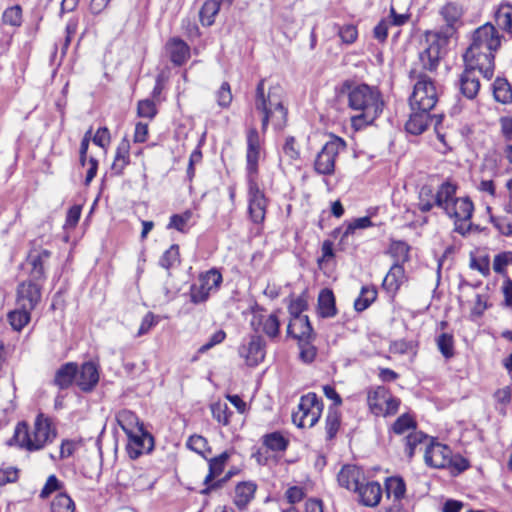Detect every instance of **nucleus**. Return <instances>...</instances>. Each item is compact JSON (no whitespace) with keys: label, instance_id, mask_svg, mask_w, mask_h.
<instances>
[{"label":"nucleus","instance_id":"1","mask_svg":"<svg viewBox=\"0 0 512 512\" xmlns=\"http://www.w3.org/2000/svg\"><path fill=\"white\" fill-rule=\"evenodd\" d=\"M500 47V36L492 24H484L477 28L472 42L464 54L467 67L478 68V72L486 79L494 74V52Z\"/></svg>","mask_w":512,"mask_h":512},{"label":"nucleus","instance_id":"2","mask_svg":"<svg viewBox=\"0 0 512 512\" xmlns=\"http://www.w3.org/2000/svg\"><path fill=\"white\" fill-rule=\"evenodd\" d=\"M457 184L446 180L437 189V207L454 220L455 231L466 235L471 230L474 204L469 197H456Z\"/></svg>","mask_w":512,"mask_h":512},{"label":"nucleus","instance_id":"3","mask_svg":"<svg viewBox=\"0 0 512 512\" xmlns=\"http://www.w3.org/2000/svg\"><path fill=\"white\" fill-rule=\"evenodd\" d=\"M380 92L367 84H359L349 88L348 106L359 111L351 118V124L356 130L372 124L383 110Z\"/></svg>","mask_w":512,"mask_h":512},{"label":"nucleus","instance_id":"4","mask_svg":"<svg viewBox=\"0 0 512 512\" xmlns=\"http://www.w3.org/2000/svg\"><path fill=\"white\" fill-rule=\"evenodd\" d=\"M255 109L262 114L263 133L266 132L269 123L275 129H282L286 125L288 111L284 106V91L281 86H271L266 93L262 79L256 88Z\"/></svg>","mask_w":512,"mask_h":512},{"label":"nucleus","instance_id":"5","mask_svg":"<svg viewBox=\"0 0 512 512\" xmlns=\"http://www.w3.org/2000/svg\"><path fill=\"white\" fill-rule=\"evenodd\" d=\"M56 436L57 431L52 426L50 418L40 413L31 428L25 422L19 423L15 428L13 439L21 448L38 451L52 443Z\"/></svg>","mask_w":512,"mask_h":512},{"label":"nucleus","instance_id":"6","mask_svg":"<svg viewBox=\"0 0 512 512\" xmlns=\"http://www.w3.org/2000/svg\"><path fill=\"white\" fill-rule=\"evenodd\" d=\"M410 78L416 79L413 93L410 97L412 110L430 111L438 101V90L434 81L426 74L410 71Z\"/></svg>","mask_w":512,"mask_h":512},{"label":"nucleus","instance_id":"7","mask_svg":"<svg viewBox=\"0 0 512 512\" xmlns=\"http://www.w3.org/2000/svg\"><path fill=\"white\" fill-rule=\"evenodd\" d=\"M424 461L431 468L443 469L451 467L457 472H462L469 466L468 461L462 456H453L451 449L447 445L433 442L430 439L425 448Z\"/></svg>","mask_w":512,"mask_h":512},{"label":"nucleus","instance_id":"8","mask_svg":"<svg viewBox=\"0 0 512 512\" xmlns=\"http://www.w3.org/2000/svg\"><path fill=\"white\" fill-rule=\"evenodd\" d=\"M449 40L447 36L436 31H427L425 33L423 48L418 56L419 63L424 70L429 72L436 71L441 59L446 54Z\"/></svg>","mask_w":512,"mask_h":512},{"label":"nucleus","instance_id":"9","mask_svg":"<svg viewBox=\"0 0 512 512\" xmlns=\"http://www.w3.org/2000/svg\"><path fill=\"white\" fill-rule=\"evenodd\" d=\"M322 411V401L315 393H308L300 398L297 410L292 414V421L297 427L311 428L320 419Z\"/></svg>","mask_w":512,"mask_h":512},{"label":"nucleus","instance_id":"10","mask_svg":"<svg viewBox=\"0 0 512 512\" xmlns=\"http://www.w3.org/2000/svg\"><path fill=\"white\" fill-rule=\"evenodd\" d=\"M345 148L346 143L343 139L336 136L331 137L316 156L315 171L322 175H332L335 171L336 158Z\"/></svg>","mask_w":512,"mask_h":512},{"label":"nucleus","instance_id":"11","mask_svg":"<svg viewBox=\"0 0 512 512\" xmlns=\"http://www.w3.org/2000/svg\"><path fill=\"white\" fill-rule=\"evenodd\" d=\"M367 402L369 409L376 416L394 415L399 408L400 400L383 386H378L368 392Z\"/></svg>","mask_w":512,"mask_h":512},{"label":"nucleus","instance_id":"12","mask_svg":"<svg viewBox=\"0 0 512 512\" xmlns=\"http://www.w3.org/2000/svg\"><path fill=\"white\" fill-rule=\"evenodd\" d=\"M246 170L248 179H256L258 163L263 151V141L255 127H251L246 133Z\"/></svg>","mask_w":512,"mask_h":512},{"label":"nucleus","instance_id":"13","mask_svg":"<svg viewBox=\"0 0 512 512\" xmlns=\"http://www.w3.org/2000/svg\"><path fill=\"white\" fill-rule=\"evenodd\" d=\"M248 210L251 220L260 224L266 215L267 199L257 185L256 179H248Z\"/></svg>","mask_w":512,"mask_h":512},{"label":"nucleus","instance_id":"14","mask_svg":"<svg viewBox=\"0 0 512 512\" xmlns=\"http://www.w3.org/2000/svg\"><path fill=\"white\" fill-rule=\"evenodd\" d=\"M222 282V275L219 271L211 269L199 277V284L191 291V298L194 303L205 301L210 293L217 290Z\"/></svg>","mask_w":512,"mask_h":512},{"label":"nucleus","instance_id":"15","mask_svg":"<svg viewBox=\"0 0 512 512\" xmlns=\"http://www.w3.org/2000/svg\"><path fill=\"white\" fill-rule=\"evenodd\" d=\"M229 457L228 452H223L219 456L209 459V472L204 479L206 487L202 490L203 494H208L210 491L220 488L230 477V474H228L224 478L214 481L223 472Z\"/></svg>","mask_w":512,"mask_h":512},{"label":"nucleus","instance_id":"16","mask_svg":"<svg viewBox=\"0 0 512 512\" xmlns=\"http://www.w3.org/2000/svg\"><path fill=\"white\" fill-rule=\"evenodd\" d=\"M463 13V7L460 4L455 2L446 3L440 9V15L446 23V26L440 30H436V32L450 39L455 34L457 27L461 25Z\"/></svg>","mask_w":512,"mask_h":512},{"label":"nucleus","instance_id":"17","mask_svg":"<svg viewBox=\"0 0 512 512\" xmlns=\"http://www.w3.org/2000/svg\"><path fill=\"white\" fill-rule=\"evenodd\" d=\"M385 487L387 498L392 501L386 512H408L403 505L406 492L404 480L400 477H390L386 480Z\"/></svg>","mask_w":512,"mask_h":512},{"label":"nucleus","instance_id":"18","mask_svg":"<svg viewBox=\"0 0 512 512\" xmlns=\"http://www.w3.org/2000/svg\"><path fill=\"white\" fill-rule=\"evenodd\" d=\"M38 280L29 277L28 281L22 282L17 289V304L20 307L34 309L41 298V287Z\"/></svg>","mask_w":512,"mask_h":512},{"label":"nucleus","instance_id":"19","mask_svg":"<svg viewBox=\"0 0 512 512\" xmlns=\"http://www.w3.org/2000/svg\"><path fill=\"white\" fill-rule=\"evenodd\" d=\"M239 354L245 359L248 366H257L265 357L264 342L262 338L260 336H251L247 344H242L240 346Z\"/></svg>","mask_w":512,"mask_h":512},{"label":"nucleus","instance_id":"20","mask_svg":"<svg viewBox=\"0 0 512 512\" xmlns=\"http://www.w3.org/2000/svg\"><path fill=\"white\" fill-rule=\"evenodd\" d=\"M127 437V452L131 459H136L144 452H149L153 448V438L144 428L140 429L138 433H132Z\"/></svg>","mask_w":512,"mask_h":512},{"label":"nucleus","instance_id":"21","mask_svg":"<svg viewBox=\"0 0 512 512\" xmlns=\"http://www.w3.org/2000/svg\"><path fill=\"white\" fill-rule=\"evenodd\" d=\"M51 253L46 249L32 250L27 258V265L30 267L29 277L33 280L45 279V269Z\"/></svg>","mask_w":512,"mask_h":512},{"label":"nucleus","instance_id":"22","mask_svg":"<svg viewBox=\"0 0 512 512\" xmlns=\"http://www.w3.org/2000/svg\"><path fill=\"white\" fill-rule=\"evenodd\" d=\"M353 491L358 494L360 503L368 507L377 506L382 497V488L375 481L366 483L361 481Z\"/></svg>","mask_w":512,"mask_h":512},{"label":"nucleus","instance_id":"23","mask_svg":"<svg viewBox=\"0 0 512 512\" xmlns=\"http://www.w3.org/2000/svg\"><path fill=\"white\" fill-rule=\"evenodd\" d=\"M251 326L255 331H262L268 337L274 338L279 333L280 322L276 314L256 313L251 320Z\"/></svg>","mask_w":512,"mask_h":512},{"label":"nucleus","instance_id":"24","mask_svg":"<svg viewBox=\"0 0 512 512\" xmlns=\"http://www.w3.org/2000/svg\"><path fill=\"white\" fill-rule=\"evenodd\" d=\"M465 66H467L465 64ZM478 68L466 67L459 78V89L467 99H474L480 90V82L476 76Z\"/></svg>","mask_w":512,"mask_h":512},{"label":"nucleus","instance_id":"25","mask_svg":"<svg viewBox=\"0 0 512 512\" xmlns=\"http://www.w3.org/2000/svg\"><path fill=\"white\" fill-rule=\"evenodd\" d=\"M364 480L365 476L361 468L351 464L344 465L337 475L339 485L351 491L357 488L358 484Z\"/></svg>","mask_w":512,"mask_h":512},{"label":"nucleus","instance_id":"26","mask_svg":"<svg viewBox=\"0 0 512 512\" xmlns=\"http://www.w3.org/2000/svg\"><path fill=\"white\" fill-rule=\"evenodd\" d=\"M287 332L299 342H310L313 338V329L307 316L292 317Z\"/></svg>","mask_w":512,"mask_h":512},{"label":"nucleus","instance_id":"27","mask_svg":"<svg viewBox=\"0 0 512 512\" xmlns=\"http://www.w3.org/2000/svg\"><path fill=\"white\" fill-rule=\"evenodd\" d=\"M300 159V151L294 137L289 136L285 139L279 158V167L284 171H288Z\"/></svg>","mask_w":512,"mask_h":512},{"label":"nucleus","instance_id":"28","mask_svg":"<svg viewBox=\"0 0 512 512\" xmlns=\"http://www.w3.org/2000/svg\"><path fill=\"white\" fill-rule=\"evenodd\" d=\"M99 381L98 366L93 362H86L81 366L76 378L77 385L83 391H91Z\"/></svg>","mask_w":512,"mask_h":512},{"label":"nucleus","instance_id":"29","mask_svg":"<svg viewBox=\"0 0 512 512\" xmlns=\"http://www.w3.org/2000/svg\"><path fill=\"white\" fill-rule=\"evenodd\" d=\"M166 50L175 65L181 66L190 58V47L180 38L170 39Z\"/></svg>","mask_w":512,"mask_h":512},{"label":"nucleus","instance_id":"30","mask_svg":"<svg viewBox=\"0 0 512 512\" xmlns=\"http://www.w3.org/2000/svg\"><path fill=\"white\" fill-rule=\"evenodd\" d=\"M257 485L254 482L246 481L238 483L235 487L234 504L240 510L246 509L247 505L254 498Z\"/></svg>","mask_w":512,"mask_h":512},{"label":"nucleus","instance_id":"31","mask_svg":"<svg viewBox=\"0 0 512 512\" xmlns=\"http://www.w3.org/2000/svg\"><path fill=\"white\" fill-rule=\"evenodd\" d=\"M429 437L421 431L413 430L410 431L409 434L405 437V449L404 453L406 457L410 460L416 453V450L426 448Z\"/></svg>","mask_w":512,"mask_h":512},{"label":"nucleus","instance_id":"32","mask_svg":"<svg viewBox=\"0 0 512 512\" xmlns=\"http://www.w3.org/2000/svg\"><path fill=\"white\" fill-rule=\"evenodd\" d=\"M116 420L127 436L132 433H138L140 429L144 428L136 414L130 410L123 409L119 411L116 414Z\"/></svg>","mask_w":512,"mask_h":512},{"label":"nucleus","instance_id":"33","mask_svg":"<svg viewBox=\"0 0 512 512\" xmlns=\"http://www.w3.org/2000/svg\"><path fill=\"white\" fill-rule=\"evenodd\" d=\"M318 313L323 318L336 315L335 297L330 289H323L318 296Z\"/></svg>","mask_w":512,"mask_h":512},{"label":"nucleus","instance_id":"34","mask_svg":"<svg viewBox=\"0 0 512 512\" xmlns=\"http://www.w3.org/2000/svg\"><path fill=\"white\" fill-rule=\"evenodd\" d=\"M405 280V271L402 265L394 264L383 280V287L388 291L395 293Z\"/></svg>","mask_w":512,"mask_h":512},{"label":"nucleus","instance_id":"35","mask_svg":"<svg viewBox=\"0 0 512 512\" xmlns=\"http://www.w3.org/2000/svg\"><path fill=\"white\" fill-rule=\"evenodd\" d=\"M130 143L127 139H123L117 149L114 161L112 163L111 169L115 174H121L125 167L130 162Z\"/></svg>","mask_w":512,"mask_h":512},{"label":"nucleus","instance_id":"36","mask_svg":"<svg viewBox=\"0 0 512 512\" xmlns=\"http://www.w3.org/2000/svg\"><path fill=\"white\" fill-rule=\"evenodd\" d=\"M428 112L429 111L413 110V113L406 123V130L414 135L424 132L430 120Z\"/></svg>","mask_w":512,"mask_h":512},{"label":"nucleus","instance_id":"37","mask_svg":"<svg viewBox=\"0 0 512 512\" xmlns=\"http://www.w3.org/2000/svg\"><path fill=\"white\" fill-rule=\"evenodd\" d=\"M77 372L78 367L75 363H66L56 372L54 382L59 388L65 389L72 384Z\"/></svg>","mask_w":512,"mask_h":512},{"label":"nucleus","instance_id":"38","mask_svg":"<svg viewBox=\"0 0 512 512\" xmlns=\"http://www.w3.org/2000/svg\"><path fill=\"white\" fill-rule=\"evenodd\" d=\"M494 99L502 104L512 102V87L505 78L497 77L493 83Z\"/></svg>","mask_w":512,"mask_h":512},{"label":"nucleus","instance_id":"39","mask_svg":"<svg viewBox=\"0 0 512 512\" xmlns=\"http://www.w3.org/2000/svg\"><path fill=\"white\" fill-rule=\"evenodd\" d=\"M341 424V414L338 408L329 407L327 411L326 421H325V431L326 438L331 440L333 439Z\"/></svg>","mask_w":512,"mask_h":512},{"label":"nucleus","instance_id":"40","mask_svg":"<svg viewBox=\"0 0 512 512\" xmlns=\"http://www.w3.org/2000/svg\"><path fill=\"white\" fill-rule=\"evenodd\" d=\"M495 21L500 29L512 35V5L501 4L495 13Z\"/></svg>","mask_w":512,"mask_h":512},{"label":"nucleus","instance_id":"41","mask_svg":"<svg viewBox=\"0 0 512 512\" xmlns=\"http://www.w3.org/2000/svg\"><path fill=\"white\" fill-rule=\"evenodd\" d=\"M377 298V290L373 286H364L360 295L354 302V308L358 312L366 310Z\"/></svg>","mask_w":512,"mask_h":512},{"label":"nucleus","instance_id":"42","mask_svg":"<svg viewBox=\"0 0 512 512\" xmlns=\"http://www.w3.org/2000/svg\"><path fill=\"white\" fill-rule=\"evenodd\" d=\"M32 309L26 307H20L8 314V320L12 328L16 331L23 329L25 325L30 321V312Z\"/></svg>","mask_w":512,"mask_h":512},{"label":"nucleus","instance_id":"43","mask_svg":"<svg viewBox=\"0 0 512 512\" xmlns=\"http://www.w3.org/2000/svg\"><path fill=\"white\" fill-rule=\"evenodd\" d=\"M220 9L219 0H207L200 10V21L203 25L211 26L214 23V17Z\"/></svg>","mask_w":512,"mask_h":512},{"label":"nucleus","instance_id":"44","mask_svg":"<svg viewBox=\"0 0 512 512\" xmlns=\"http://www.w3.org/2000/svg\"><path fill=\"white\" fill-rule=\"evenodd\" d=\"M186 446L203 458L207 459L211 454V448L208 445V441L201 435H192L188 438Z\"/></svg>","mask_w":512,"mask_h":512},{"label":"nucleus","instance_id":"45","mask_svg":"<svg viewBox=\"0 0 512 512\" xmlns=\"http://www.w3.org/2000/svg\"><path fill=\"white\" fill-rule=\"evenodd\" d=\"M263 444L273 452H280L286 450L288 440L280 432H273L263 437Z\"/></svg>","mask_w":512,"mask_h":512},{"label":"nucleus","instance_id":"46","mask_svg":"<svg viewBox=\"0 0 512 512\" xmlns=\"http://www.w3.org/2000/svg\"><path fill=\"white\" fill-rule=\"evenodd\" d=\"M51 512H75V503L66 493H59L51 502Z\"/></svg>","mask_w":512,"mask_h":512},{"label":"nucleus","instance_id":"47","mask_svg":"<svg viewBox=\"0 0 512 512\" xmlns=\"http://www.w3.org/2000/svg\"><path fill=\"white\" fill-rule=\"evenodd\" d=\"M212 417L221 425L227 426L230 423L231 412L226 403L215 402L210 405Z\"/></svg>","mask_w":512,"mask_h":512},{"label":"nucleus","instance_id":"48","mask_svg":"<svg viewBox=\"0 0 512 512\" xmlns=\"http://www.w3.org/2000/svg\"><path fill=\"white\" fill-rule=\"evenodd\" d=\"M437 193L433 194L430 188L423 187L419 194L418 208L422 212H428L437 207Z\"/></svg>","mask_w":512,"mask_h":512},{"label":"nucleus","instance_id":"49","mask_svg":"<svg viewBox=\"0 0 512 512\" xmlns=\"http://www.w3.org/2000/svg\"><path fill=\"white\" fill-rule=\"evenodd\" d=\"M192 211L186 210L181 214H174L170 217L168 228L176 229L179 232H187V226L192 218Z\"/></svg>","mask_w":512,"mask_h":512},{"label":"nucleus","instance_id":"50","mask_svg":"<svg viewBox=\"0 0 512 512\" xmlns=\"http://www.w3.org/2000/svg\"><path fill=\"white\" fill-rule=\"evenodd\" d=\"M436 342L439 351L446 359L454 356V339L451 334L442 333Z\"/></svg>","mask_w":512,"mask_h":512},{"label":"nucleus","instance_id":"51","mask_svg":"<svg viewBox=\"0 0 512 512\" xmlns=\"http://www.w3.org/2000/svg\"><path fill=\"white\" fill-rule=\"evenodd\" d=\"M410 430H416L415 421L407 414L401 415L392 426V431L398 435L404 434Z\"/></svg>","mask_w":512,"mask_h":512},{"label":"nucleus","instance_id":"52","mask_svg":"<svg viewBox=\"0 0 512 512\" xmlns=\"http://www.w3.org/2000/svg\"><path fill=\"white\" fill-rule=\"evenodd\" d=\"M180 262L179 246L172 245L168 250L164 252L160 258V265L165 269L178 264Z\"/></svg>","mask_w":512,"mask_h":512},{"label":"nucleus","instance_id":"53","mask_svg":"<svg viewBox=\"0 0 512 512\" xmlns=\"http://www.w3.org/2000/svg\"><path fill=\"white\" fill-rule=\"evenodd\" d=\"M3 23L10 26H20L22 22V9L20 6H12L7 8L2 16Z\"/></svg>","mask_w":512,"mask_h":512},{"label":"nucleus","instance_id":"54","mask_svg":"<svg viewBox=\"0 0 512 512\" xmlns=\"http://www.w3.org/2000/svg\"><path fill=\"white\" fill-rule=\"evenodd\" d=\"M509 265H512V252H503L494 257L493 270L496 273L504 274Z\"/></svg>","mask_w":512,"mask_h":512},{"label":"nucleus","instance_id":"55","mask_svg":"<svg viewBox=\"0 0 512 512\" xmlns=\"http://www.w3.org/2000/svg\"><path fill=\"white\" fill-rule=\"evenodd\" d=\"M232 93L229 83L223 82L216 92V100L220 107L227 108L232 102Z\"/></svg>","mask_w":512,"mask_h":512},{"label":"nucleus","instance_id":"56","mask_svg":"<svg viewBox=\"0 0 512 512\" xmlns=\"http://www.w3.org/2000/svg\"><path fill=\"white\" fill-rule=\"evenodd\" d=\"M62 488L63 483L55 475H50L40 492V497L45 499L49 497L53 492L62 490Z\"/></svg>","mask_w":512,"mask_h":512},{"label":"nucleus","instance_id":"57","mask_svg":"<svg viewBox=\"0 0 512 512\" xmlns=\"http://www.w3.org/2000/svg\"><path fill=\"white\" fill-rule=\"evenodd\" d=\"M156 113V106L152 100L145 99L138 102L137 114L139 117L152 119Z\"/></svg>","mask_w":512,"mask_h":512},{"label":"nucleus","instance_id":"58","mask_svg":"<svg viewBox=\"0 0 512 512\" xmlns=\"http://www.w3.org/2000/svg\"><path fill=\"white\" fill-rule=\"evenodd\" d=\"M372 225L373 223L370 217L368 216L354 219L347 225L346 230L343 233V238L353 234L357 229H366L368 227H371Z\"/></svg>","mask_w":512,"mask_h":512},{"label":"nucleus","instance_id":"59","mask_svg":"<svg viewBox=\"0 0 512 512\" xmlns=\"http://www.w3.org/2000/svg\"><path fill=\"white\" fill-rule=\"evenodd\" d=\"M410 247L403 241H393L390 245V252L397 257L398 261H407Z\"/></svg>","mask_w":512,"mask_h":512},{"label":"nucleus","instance_id":"60","mask_svg":"<svg viewBox=\"0 0 512 512\" xmlns=\"http://www.w3.org/2000/svg\"><path fill=\"white\" fill-rule=\"evenodd\" d=\"M157 323L158 316L154 315L152 312H148L142 319L136 336L141 337L147 334Z\"/></svg>","mask_w":512,"mask_h":512},{"label":"nucleus","instance_id":"61","mask_svg":"<svg viewBox=\"0 0 512 512\" xmlns=\"http://www.w3.org/2000/svg\"><path fill=\"white\" fill-rule=\"evenodd\" d=\"M226 338V333L223 330L216 331L208 340L207 343L203 344L197 351L198 354H204L214 346L222 343Z\"/></svg>","mask_w":512,"mask_h":512},{"label":"nucleus","instance_id":"62","mask_svg":"<svg viewBox=\"0 0 512 512\" xmlns=\"http://www.w3.org/2000/svg\"><path fill=\"white\" fill-rule=\"evenodd\" d=\"M339 36L344 43L352 44L358 36L357 28L354 25H344L339 30Z\"/></svg>","mask_w":512,"mask_h":512},{"label":"nucleus","instance_id":"63","mask_svg":"<svg viewBox=\"0 0 512 512\" xmlns=\"http://www.w3.org/2000/svg\"><path fill=\"white\" fill-rule=\"evenodd\" d=\"M316 356V349L314 346L310 345V342H300V358L306 362L310 363L314 360Z\"/></svg>","mask_w":512,"mask_h":512},{"label":"nucleus","instance_id":"64","mask_svg":"<svg viewBox=\"0 0 512 512\" xmlns=\"http://www.w3.org/2000/svg\"><path fill=\"white\" fill-rule=\"evenodd\" d=\"M501 133L507 141H512V116H503L499 119Z\"/></svg>","mask_w":512,"mask_h":512}]
</instances>
